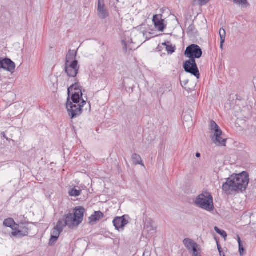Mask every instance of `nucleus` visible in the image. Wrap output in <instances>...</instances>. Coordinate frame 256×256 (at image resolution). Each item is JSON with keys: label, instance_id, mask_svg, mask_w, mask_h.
I'll return each mask as SVG.
<instances>
[{"label": "nucleus", "instance_id": "7ed1b4c3", "mask_svg": "<svg viewBox=\"0 0 256 256\" xmlns=\"http://www.w3.org/2000/svg\"><path fill=\"white\" fill-rule=\"evenodd\" d=\"M74 84L68 88L67 102H72L73 104H80V100H82V93L78 84V80L74 79Z\"/></svg>", "mask_w": 256, "mask_h": 256}, {"label": "nucleus", "instance_id": "20e7f679", "mask_svg": "<svg viewBox=\"0 0 256 256\" xmlns=\"http://www.w3.org/2000/svg\"><path fill=\"white\" fill-rule=\"evenodd\" d=\"M86 102V101L84 100H82V102L78 104H73L72 102H66L67 110L71 119H74L82 114V108Z\"/></svg>", "mask_w": 256, "mask_h": 256}, {"label": "nucleus", "instance_id": "79ce46f5", "mask_svg": "<svg viewBox=\"0 0 256 256\" xmlns=\"http://www.w3.org/2000/svg\"><path fill=\"white\" fill-rule=\"evenodd\" d=\"M196 158H200V154L199 152H196Z\"/></svg>", "mask_w": 256, "mask_h": 256}, {"label": "nucleus", "instance_id": "72a5a7b5", "mask_svg": "<svg viewBox=\"0 0 256 256\" xmlns=\"http://www.w3.org/2000/svg\"><path fill=\"white\" fill-rule=\"evenodd\" d=\"M198 247H196L191 250V252H192V256H201L198 252Z\"/></svg>", "mask_w": 256, "mask_h": 256}, {"label": "nucleus", "instance_id": "f8f14e48", "mask_svg": "<svg viewBox=\"0 0 256 256\" xmlns=\"http://www.w3.org/2000/svg\"><path fill=\"white\" fill-rule=\"evenodd\" d=\"M64 218L65 220V224L70 228L76 227L80 224L75 218H74L73 214L70 213L65 214L64 216Z\"/></svg>", "mask_w": 256, "mask_h": 256}, {"label": "nucleus", "instance_id": "0eeeda50", "mask_svg": "<svg viewBox=\"0 0 256 256\" xmlns=\"http://www.w3.org/2000/svg\"><path fill=\"white\" fill-rule=\"evenodd\" d=\"M80 66L78 64V61L74 60L68 65L64 64V72L67 76L71 78H75L78 72Z\"/></svg>", "mask_w": 256, "mask_h": 256}, {"label": "nucleus", "instance_id": "412c9836", "mask_svg": "<svg viewBox=\"0 0 256 256\" xmlns=\"http://www.w3.org/2000/svg\"><path fill=\"white\" fill-rule=\"evenodd\" d=\"M162 46L166 47V50L168 54H172L176 50V46H172L171 44V42L169 41L162 43Z\"/></svg>", "mask_w": 256, "mask_h": 256}, {"label": "nucleus", "instance_id": "9d476101", "mask_svg": "<svg viewBox=\"0 0 256 256\" xmlns=\"http://www.w3.org/2000/svg\"><path fill=\"white\" fill-rule=\"evenodd\" d=\"M15 64L10 58L0 60V69L3 68L8 72H12L15 69Z\"/></svg>", "mask_w": 256, "mask_h": 256}, {"label": "nucleus", "instance_id": "39448f33", "mask_svg": "<svg viewBox=\"0 0 256 256\" xmlns=\"http://www.w3.org/2000/svg\"><path fill=\"white\" fill-rule=\"evenodd\" d=\"M184 55L190 59L200 58L202 55V48L197 44H192L186 47Z\"/></svg>", "mask_w": 256, "mask_h": 256}, {"label": "nucleus", "instance_id": "cd10ccee", "mask_svg": "<svg viewBox=\"0 0 256 256\" xmlns=\"http://www.w3.org/2000/svg\"><path fill=\"white\" fill-rule=\"evenodd\" d=\"M66 226H67V224H65V220L64 218L62 220H60L58 221L56 227L58 228L59 230H60L62 231L64 227Z\"/></svg>", "mask_w": 256, "mask_h": 256}, {"label": "nucleus", "instance_id": "7c9ffc66", "mask_svg": "<svg viewBox=\"0 0 256 256\" xmlns=\"http://www.w3.org/2000/svg\"><path fill=\"white\" fill-rule=\"evenodd\" d=\"M195 2H197L198 4L200 6L206 5L210 0H194Z\"/></svg>", "mask_w": 256, "mask_h": 256}, {"label": "nucleus", "instance_id": "58836bf2", "mask_svg": "<svg viewBox=\"0 0 256 256\" xmlns=\"http://www.w3.org/2000/svg\"><path fill=\"white\" fill-rule=\"evenodd\" d=\"M237 237H238V245L242 244V240H241L239 236H238Z\"/></svg>", "mask_w": 256, "mask_h": 256}, {"label": "nucleus", "instance_id": "b1692460", "mask_svg": "<svg viewBox=\"0 0 256 256\" xmlns=\"http://www.w3.org/2000/svg\"><path fill=\"white\" fill-rule=\"evenodd\" d=\"M104 216V214L100 211L95 212L90 218L91 221H96L100 220Z\"/></svg>", "mask_w": 256, "mask_h": 256}, {"label": "nucleus", "instance_id": "f257e3e1", "mask_svg": "<svg viewBox=\"0 0 256 256\" xmlns=\"http://www.w3.org/2000/svg\"><path fill=\"white\" fill-rule=\"evenodd\" d=\"M250 179L247 172H243L240 174L232 175L226 179L222 186V190L228 194H230L231 192L246 191Z\"/></svg>", "mask_w": 256, "mask_h": 256}, {"label": "nucleus", "instance_id": "a211bd4d", "mask_svg": "<svg viewBox=\"0 0 256 256\" xmlns=\"http://www.w3.org/2000/svg\"><path fill=\"white\" fill-rule=\"evenodd\" d=\"M210 130L212 132H214V134H216V136H218V134L222 133V130L216 122L213 120H211L210 121Z\"/></svg>", "mask_w": 256, "mask_h": 256}, {"label": "nucleus", "instance_id": "6e6552de", "mask_svg": "<svg viewBox=\"0 0 256 256\" xmlns=\"http://www.w3.org/2000/svg\"><path fill=\"white\" fill-rule=\"evenodd\" d=\"M128 218L129 216L127 215L116 217L112 222L116 229L119 232H122L124 226L128 223Z\"/></svg>", "mask_w": 256, "mask_h": 256}, {"label": "nucleus", "instance_id": "c756f323", "mask_svg": "<svg viewBox=\"0 0 256 256\" xmlns=\"http://www.w3.org/2000/svg\"><path fill=\"white\" fill-rule=\"evenodd\" d=\"M62 232V230H59L58 228L54 227L52 231V234L53 236H60V233Z\"/></svg>", "mask_w": 256, "mask_h": 256}, {"label": "nucleus", "instance_id": "f03ea898", "mask_svg": "<svg viewBox=\"0 0 256 256\" xmlns=\"http://www.w3.org/2000/svg\"><path fill=\"white\" fill-rule=\"evenodd\" d=\"M195 205L198 207L212 212L214 209L213 198L210 193L206 192L199 194L194 201Z\"/></svg>", "mask_w": 256, "mask_h": 256}, {"label": "nucleus", "instance_id": "5701e85b", "mask_svg": "<svg viewBox=\"0 0 256 256\" xmlns=\"http://www.w3.org/2000/svg\"><path fill=\"white\" fill-rule=\"evenodd\" d=\"M132 158L134 164L136 165L141 164L142 166H144L142 164V158L139 154H134L132 156Z\"/></svg>", "mask_w": 256, "mask_h": 256}, {"label": "nucleus", "instance_id": "9b49d317", "mask_svg": "<svg viewBox=\"0 0 256 256\" xmlns=\"http://www.w3.org/2000/svg\"><path fill=\"white\" fill-rule=\"evenodd\" d=\"M156 231V227L154 222L150 218L146 219L144 226V232L148 234L147 238L151 237Z\"/></svg>", "mask_w": 256, "mask_h": 256}, {"label": "nucleus", "instance_id": "ddd939ff", "mask_svg": "<svg viewBox=\"0 0 256 256\" xmlns=\"http://www.w3.org/2000/svg\"><path fill=\"white\" fill-rule=\"evenodd\" d=\"M162 15H154L153 16L152 21L154 26L160 32H163L166 27L164 24V20L162 18Z\"/></svg>", "mask_w": 256, "mask_h": 256}, {"label": "nucleus", "instance_id": "bb28decb", "mask_svg": "<svg viewBox=\"0 0 256 256\" xmlns=\"http://www.w3.org/2000/svg\"><path fill=\"white\" fill-rule=\"evenodd\" d=\"M214 230L220 236H221L222 237H223L224 240H226V238L227 237V234L226 232L223 230H220L218 227L215 226L214 228Z\"/></svg>", "mask_w": 256, "mask_h": 256}, {"label": "nucleus", "instance_id": "4c0bfd02", "mask_svg": "<svg viewBox=\"0 0 256 256\" xmlns=\"http://www.w3.org/2000/svg\"><path fill=\"white\" fill-rule=\"evenodd\" d=\"M225 40H220V48L222 50L223 49V44Z\"/></svg>", "mask_w": 256, "mask_h": 256}, {"label": "nucleus", "instance_id": "f3484780", "mask_svg": "<svg viewBox=\"0 0 256 256\" xmlns=\"http://www.w3.org/2000/svg\"><path fill=\"white\" fill-rule=\"evenodd\" d=\"M183 244L190 252H191L196 247L198 246V245L194 242L193 240L188 238H184L183 240Z\"/></svg>", "mask_w": 256, "mask_h": 256}, {"label": "nucleus", "instance_id": "473e14b6", "mask_svg": "<svg viewBox=\"0 0 256 256\" xmlns=\"http://www.w3.org/2000/svg\"><path fill=\"white\" fill-rule=\"evenodd\" d=\"M239 248V252L240 256H242L244 255V248L242 244L238 245Z\"/></svg>", "mask_w": 256, "mask_h": 256}, {"label": "nucleus", "instance_id": "393cba45", "mask_svg": "<svg viewBox=\"0 0 256 256\" xmlns=\"http://www.w3.org/2000/svg\"><path fill=\"white\" fill-rule=\"evenodd\" d=\"M15 224L14 220L12 218H8L4 222V225L7 227L12 228L13 224Z\"/></svg>", "mask_w": 256, "mask_h": 256}, {"label": "nucleus", "instance_id": "aec40b11", "mask_svg": "<svg viewBox=\"0 0 256 256\" xmlns=\"http://www.w3.org/2000/svg\"><path fill=\"white\" fill-rule=\"evenodd\" d=\"M187 34L190 37H196L198 35V31L193 23L190 24L186 30Z\"/></svg>", "mask_w": 256, "mask_h": 256}, {"label": "nucleus", "instance_id": "423d86ee", "mask_svg": "<svg viewBox=\"0 0 256 256\" xmlns=\"http://www.w3.org/2000/svg\"><path fill=\"white\" fill-rule=\"evenodd\" d=\"M183 68L184 71L195 76L198 79L200 78V73L196 60L189 59L184 62Z\"/></svg>", "mask_w": 256, "mask_h": 256}, {"label": "nucleus", "instance_id": "1a4fd4ad", "mask_svg": "<svg viewBox=\"0 0 256 256\" xmlns=\"http://www.w3.org/2000/svg\"><path fill=\"white\" fill-rule=\"evenodd\" d=\"M98 15L101 19H105L109 16V12L106 7L104 0H98Z\"/></svg>", "mask_w": 256, "mask_h": 256}, {"label": "nucleus", "instance_id": "4be33fe9", "mask_svg": "<svg viewBox=\"0 0 256 256\" xmlns=\"http://www.w3.org/2000/svg\"><path fill=\"white\" fill-rule=\"evenodd\" d=\"M232 2L241 8H246L250 6L248 0H232Z\"/></svg>", "mask_w": 256, "mask_h": 256}, {"label": "nucleus", "instance_id": "2f4dec72", "mask_svg": "<svg viewBox=\"0 0 256 256\" xmlns=\"http://www.w3.org/2000/svg\"><path fill=\"white\" fill-rule=\"evenodd\" d=\"M58 238V236H53L52 235L50 239V240L49 244L50 245H52V244H54L57 240Z\"/></svg>", "mask_w": 256, "mask_h": 256}, {"label": "nucleus", "instance_id": "4468645a", "mask_svg": "<svg viewBox=\"0 0 256 256\" xmlns=\"http://www.w3.org/2000/svg\"><path fill=\"white\" fill-rule=\"evenodd\" d=\"M85 209L82 206H78L74 209V218L77 220L79 224L81 223L83 220L84 214Z\"/></svg>", "mask_w": 256, "mask_h": 256}, {"label": "nucleus", "instance_id": "c03bdc74", "mask_svg": "<svg viewBox=\"0 0 256 256\" xmlns=\"http://www.w3.org/2000/svg\"><path fill=\"white\" fill-rule=\"evenodd\" d=\"M188 82V80H187L186 81L184 82V84L186 85Z\"/></svg>", "mask_w": 256, "mask_h": 256}, {"label": "nucleus", "instance_id": "f704fd0d", "mask_svg": "<svg viewBox=\"0 0 256 256\" xmlns=\"http://www.w3.org/2000/svg\"><path fill=\"white\" fill-rule=\"evenodd\" d=\"M122 44L124 46L123 49L126 52H127V44L124 40H122Z\"/></svg>", "mask_w": 256, "mask_h": 256}, {"label": "nucleus", "instance_id": "a878e982", "mask_svg": "<svg viewBox=\"0 0 256 256\" xmlns=\"http://www.w3.org/2000/svg\"><path fill=\"white\" fill-rule=\"evenodd\" d=\"M82 190H76L74 188H72L68 192L70 196H78L80 194Z\"/></svg>", "mask_w": 256, "mask_h": 256}, {"label": "nucleus", "instance_id": "dca6fc26", "mask_svg": "<svg viewBox=\"0 0 256 256\" xmlns=\"http://www.w3.org/2000/svg\"><path fill=\"white\" fill-rule=\"evenodd\" d=\"M222 132L220 133V134H218V136H216V134H214V136L212 137V140L215 144L216 145L225 146H226V138H222Z\"/></svg>", "mask_w": 256, "mask_h": 256}, {"label": "nucleus", "instance_id": "c85d7f7f", "mask_svg": "<svg viewBox=\"0 0 256 256\" xmlns=\"http://www.w3.org/2000/svg\"><path fill=\"white\" fill-rule=\"evenodd\" d=\"M219 34L220 38V40H225L226 32L223 28H221L220 30Z\"/></svg>", "mask_w": 256, "mask_h": 256}, {"label": "nucleus", "instance_id": "e433bc0d", "mask_svg": "<svg viewBox=\"0 0 256 256\" xmlns=\"http://www.w3.org/2000/svg\"><path fill=\"white\" fill-rule=\"evenodd\" d=\"M186 118L188 120H190L192 121V118L189 115H184V118L185 119Z\"/></svg>", "mask_w": 256, "mask_h": 256}, {"label": "nucleus", "instance_id": "ea45409f", "mask_svg": "<svg viewBox=\"0 0 256 256\" xmlns=\"http://www.w3.org/2000/svg\"><path fill=\"white\" fill-rule=\"evenodd\" d=\"M1 136H3L4 138H6V140H8V138L6 136V134H5L4 132H2L1 133Z\"/></svg>", "mask_w": 256, "mask_h": 256}, {"label": "nucleus", "instance_id": "a19ab883", "mask_svg": "<svg viewBox=\"0 0 256 256\" xmlns=\"http://www.w3.org/2000/svg\"><path fill=\"white\" fill-rule=\"evenodd\" d=\"M220 256H226L224 254V252H222V251H220Z\"/></svg>", "mask_w": 256, "mask_h": 256}, {"label": "nucleus", "instance_id": "6ab92c4d", "mask_svg": "<svg viewBox=\"0 0 256 256\" xmlns=\"http://www.w3.org/2000/svg\"><path fill=\"white\" fill-rule=\"evenodd\" d=\"M76 51L70 50L66 56L65 64H66L68 65V63H70L74 60H76Z\"/></svg>", "mask_w": 256, "mask_h": 256}, {"label": "nucleus", "instance_id": "37998d69", "mask_svg": "<svg viewBox=\"0 0 256 256\" xmlns=\"http://www.w3.org/2000/svg\"><path fill=\"white\" fill-rule=\"evenodd\" d=\"M162 48V46H158V48H157V49H160V48Z\"/></svg>", "mask_w": 256, "mask_h": 256}, {"label": "nucleus", "instance_id": "c9c22d12", "mask_svg": "<svg viewBox=\"0 0 256 256\" xmlns=\"http://www.w3.org/2000/svg\"><path fill=\"white\" fill-rule=\"evenodd\" d=\"M216 241V244H217V246H218V250L219 252H220V251H222V247L220 245L219 243H218V241L217 239L216 238H215Z\"/></svg>", "mask_w": 256, "mask_h": 256}, {"label": "nucleus", "instance_id": "2eb2a0df", "mask_svg": "<svg viewBox=\"0 0 256 256\" xmlns=\"http://www.w3.org/2000/svg\"><path fill=\"white\" fill-rule=\"evenodd\" d=\"M12 234L14 236L22 238L27 236L28 234V228L25 226H20V229L18 230L13 231Z\"/></svg>", "mask_w": 256, "mask_h": 256}]
</instances>
